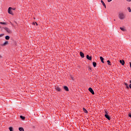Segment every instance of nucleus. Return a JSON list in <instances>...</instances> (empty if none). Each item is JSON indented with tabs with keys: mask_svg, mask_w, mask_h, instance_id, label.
<instances>
[{
	"mask_svg": "<svg viewBox=\"0 0 131 131\" xmlns=\"http://www.w3.org/2000/svg\"><path fill=\"white\" fill-rule=\"evenodd\" d=\"M124 85L126 86L127 90L129 89V86H128V84H127V83H124Z\"/></svg>",
	"mask_w": 131,
	"mask_h": 131,
	"instance_id": "obj_12",
	"label": "nucleus"
},
{
	"mask_svg": "<svg viewBox=\"0 0 131 131\" xmlns=\"http://www.w3.org/2000/svg\"><path fill=\"white\" fill-rule=\"evenodd\" d=\"M107 62L108 63V64L110 65V63H111V62H110V60H107Z\"/></svg>",
	"mask_w": 131,
	"mask_h": 131,
	"instance_id": "obj_26",
	"label": "nucleus"
},
{
	"mask_svg": "<svg viewBox=\"0 0 131 131\" xmlns=\"http://www.w3.org/2000/svg\"><path fill=\"white\" fill-rule=\"evenodd\" d=\"M86 58L90 61H92V56H90L89 55H86Z\"/></svg>",
	"mask_w": 131,
	"mask_h": 131,
	"instance_id": "obj_5",
	"label": "nucleus"
},
{
	"mask_svg": "<svg viewBox=\"0 0 131 131\" xmlns=\"http://www.w3.org/2000/svg\"><path fill=\"white\" fill-rule=\"evenodd\" d=\"M64 90H65V91H66L67 92L69 91V89L68 88V87L67 86H64L63 87Z\"/></svg>",
	"mask_w": 131,
	"mask_h": 131,
	"instance_id": "obj_7",
	"label": "nucleus"
},
{
	"mask_svg": "<svg viewBox=\"0 0 131 131\" xmlns=\"http://www.w3.org/2000/svg\"><path fill=\"white\" fill-rule=\"evenodd\" d=\"M0 28H2V27L0 26Z\"/></svg>",
	"mask_w": 131,
	"mask_h": 131,
	"instance_id": "obj_35",
	"label": "nucleus"
},
{
	"mask_svg": "<svg viewBox=\"0 0 131 131\" xmlns=\"http://www.w3.org/2000/svg\"><path fill=\"white\" fill-rule=\"evenodd\" d=\"M120 63H121V64H122V65H124V64H125V62H124V60H120Z\"/></svg>",
	"mask_w": 131,
	"mask_h": 131,
	"instance_id": "obj_11",
	"label": "nucleus"
},
{
	"mask_svg": "<svg viewBox=\"0 0 131 131\" xmlns=\"http://www.w3.org/2000/svg\"><path fill=\"white\" fill-rule=\"evenodd\" d=\"M4 29L5 30H6V31H7V32H8V33H12V30L8 28L5 27L4 28Z\"/></svg>",
	"mask_w": 131,
	"mask_h": 131,
	"instance_id": "obj_2",
	"label": "nucleus"
},
{
	"mask_svg": "<svg viewBox=\"0 0 131 131\" xmlns=\"http://www.w3.org/2000/svg\"><path fill=\"white\" fill-rule=\"evenodd\" d=\"M19 131H24V128H23V127H20L19 128Z\"/></svg>",
	"mask_w": 131,
	"mask_h": 131,
	"instance_id": "obj_20",
	"label": "nucleus"
},
{
	"mask_svg": "<svg viewBox=\"0 0 131 131\" xmlns=\"http://www.w3.org/2000/svg\"><path fill=\"white\" fill-rule=\"evenodd\" d=\"M128 116H129V117H130V118H131V114H128Z\"/></svg>",
	"mask_w": 131,
	"mask_h": 131,
	"instance_id": "obj_28",
	"label": "nucleus"
},
{
	"mask_svg": "<svg viewBox=\"0 0 131 131\" xmlns=\"http://www.w3.org/2000/svg\"><path fill=\"white\" fill-rule=\"evenodd\" d=\"M120 29L122 30V31H125V28L124 27H120Z\"/></svg>",
	"mask_w": 131,
	"mask_h": 131,
	"instance_id": "obj_16",
	"label": "nucleus"
},
{
	"mask_svg": "<svg viewBox=\"0 0 131 131\" xmlns=\"http://www.w3.org/2000/svg\"><path fill=\"white\" fill-rule=\"evenodd\" d=\"M127 10H128V12H129V13H131L130 7H128V8H127Z\"/></svg>",
	"mask_w": 131,
	"mask_h": 131,
	"instance_id": "obj_23",
	"label": "nucleus"
},
{
	"mask_svg": "<svg viewBox=\"0 0 131 131\" xmlns=\"http://www.w3.org/2000/svg\"><path fill=\"white\" fill-rule=\"evenodd\" d=\"M108 3H110V2H112V0H107Z\"/></svg>",
	"mask_w": 131,
	"mask_h": 131,
	"instance_id": "obj_27",
	"label": "nucleus"
},
{
	"mask_svg": "<svg viewBox=\"0 0 131 131\" xmlns=\"http://www.w3.org/2000/svg\"><path fill=\"white\" fill-rule=\"evenodd\" d=\"M104 116L108 120H110V116H109V115H104Z\"/></svg>",
	"mask_w": 131,
	"mask_h": 131,
	"instance_id": "obj_8",
	"label": "nucleus"
},
{
	"mask_svg": "<svg viewBox=\"0 0 131 131\" xmlns=\"http://www.w3.org/2000/svg\"><path fill=\"white\" fill-rule=\"evenodd\" d=\"M101 3L102 4L103 7H104V8L106 9V5L104 3V1H103V0H101Z\"/></svg>",
	"mask_w": 131,
	"mask_h": 131,
	"instance_id": "obj_10",
	"label": "nucleus"
},
{
	"mask_svg": "<svg viewBox=\"0 0 131 131\" xmlns=\"http://www.w3.org/2000/svg\"><path fill=\"white\" fill-rule=\"evenodd\" d=\"M129 88L131 89V84L129 85Z\"/></svg>",
	"mask_w": 131,
	"mask_h": 131,
	"instance_id": "obj_29",
	"label": "nucleus"
},
{
	"mask_svg": "<svg viewBox=\"0 0 131 131\" xmlns=\"http://www.w3.org/2000/svg\"><path fill=\"white\" fill-rule=\"evenodd\" d=\"M89 91L92 94V95H95V92H94V90H93V89L92 88H89Z\"/></svg>",
	"mask_w": 131,
	"mask_h": 131,
	"instance_id": "obj_4",
	"label": "nucleus"
},
{
	"mask_svg": "<svg viewBox=\"0 0 131 131\" xmlns=\"http://www.w3.org/2000/svg\"><path fill=\"white\" fill-rule=\"evenodd\" d=\"M130 83H131V80L129 81Z\"/></svg>",
	"mask_w": 131,
	"mask_h": 131,
	"instance_id": "obj_34",
	"label": "nucleus"
},
{
	"mask_svg": "<svg viewBox=\"0 0 131 131\" xmlns=\"http://www.w3.org/2000/svg\"><path fill=\"white\" fill-rule=\"evenodd\" d=\"M9 44V41H6L4 43H3V46H6V45H8Z\"/></svg>",
	"mask_w": 131,
	"mask_h": 131,
	"instance_id": "obj_14",
	"label": "nucleus"
},
{
	"mask_svg": "<svg viewBox=\"0 0 131 131\" xmlns=\"http://www.w3.org/2000/svg\"><path fill=\"white\" fill-rule=\"evenodd\" d=\"M35 24H36V25H37V26L38 25L36 22H35Z\"/></svg>",
	"mask_w": 131,
	"mask_h": 131,
	"instance_id": "obj_33",
	"label": "nucleus"
},
{
	"mask_svg": "<svg viewBox=\"0 0 131 131\" xmlns=\"http://www.w3.org/2000/svg\"><path fill=\"white\" fill-rule=\"evenodd\" d=\"M0 24H3L4 25H7V23H6V22H1Z\"/></svg>",
	"mask_w": 131,
	"mask_h": 131,
	"instance_id": "obj_22",
	"label": "nucleus"
},
{
	"mask_svg": "<svg viewBox=\"0 0 131 131\" xmlns=\"http://www.w3.org/2000/svg\"><path fill=\"white\" fill-rule=\"evenodd\" d=\"M105 115H108L109 114V112L107 111V110H105L104 111Z\"/></svg>",
	"mask_w": 131,
	"mask_h": 131,
	"instance_id": "obj_13",
	"label": "nucleus"
},
{
	"mask_svg": "<svg viewBox=\"0 0 131 131\" xmlns=\"http://www.w3.org/2000/svg\"><path fill=\"white\" fill-rule=\"evenodd\" d=\"M20 118H21V119H23V120H24V119H25V117H24L23 116H20Z\"/></svg>",
	"mask_w": 131,
	"mask_h": 131,
	"instance_id": "obj_21",
	"label": "nucleus"
},
{
	"mask_svg": "<svg viewBox=\"0 0 131 131\" xmlns=\"http://www.w3.org/2000/svg\"><path fill=\"white\" fill-rule=\"evenodd\" d=\"M118 17L120 20H124L125 19V15L123 12H120Z\"/></svg>",
	"mask_w": 131,
	"mask_h": 131,
	"instance_id": "obj_1",
	"label": "nucleus"
},
{
	"mask_svg": "<svg viewBox=\"0 0 131 131\" xmlns=\"http://www.w3.org/2000/svg\"><path fill=\"white\" fill-rule=\"evenodd\" d=\"M83 111H84V113H88V110L84 108V107L83 108Z\"/></svg>",
	"mask_w": 131,
	"mask_h": 131,
	"instance_id": "obj_17",
	"label": "nucleus"
},
{
	"mask_svg": "<svg viewBox=\"0 0 131 131\" xmlns=\"http://www.w3.org/2000/svg\"><path fill=\"white\" fill-rule=\"evenodd\" d=\"M12 9V7H9L8 10L9 14H10L11 15H13V11H11Z\"/></svg>",
	"mask_w": 131,
	"mask_h": 131,
	"instance_id": "obj_3",
	"label": "nucleus"
},
{
	"mask_svg": "<svg viewBox=\"0 0 131 131\" xmlns=\"http://www.w3.org/2000/svg\"><path fill=\"white\" fill-rule=\"evenodd\" d=\"M100 60H101L102 63H104V58H103V57L101 56V57H100Z\"/></svg>",
	"mask_w": 131,
	"mask_h": 131,
	"instance_id": "obj_15",
	"label": "nucleus"
},
{
	"mask_svg": "<svg viewBox=\"0 0 131 131\" xmlns=\"http://www.w3.org/2000/svg\"><path fill=\"white\" fill-rule=\"evenodd\" d=\"M127 2H131V0H126Z\"/></svg>",
	"mask_w": 131,
	"mask_h": 131,
	"instance_id": "obj_32",
	"label": "nucleus"
},
{
	"mask_svg": "<svg viewBox=\"0 0 131 131\" xmlns=\"http://www.w3.org/2000/svg\"><path fill=\"white\" fill-rule=\"evenodd\" d=\"M33 25H35V22H33Z\"/></svg>",
	"mask_w": 131,
	"mask_h": 131,
	"instance_id": "obj_31",
	"label": "nucleus"
},
{
	"mask_svg": "<svg viewBox=\"0 0 131 131\" xmlns=\"http://www.w3.org/2000/svg\"><path fill=\"white\" fill-rule=\"evenodd\" d=\"M93 65L94 67H96L97 66V63L96 62H93Z\"/></svg>",
	"mask_w": 131,
	"mask_h": 131,
	"instance_id": "obj_19",
	"label": "nucleus"
},
{
	"mask_svg": "<svg viewBox=\"0 0 131 131\" xmlns=\"http://www.w3.org/2000/svg\"><path fill=\"white\" fill-rule=\"evenodd\" d=\"M5 35V34H0V37H3Z\"/></svg>",
	"mask_w": 131,
	"mask_h": 131,
	"instance_id": "obj_25",
	"label": "nucleus"
},
{
	"mask_svg": "<svg viewBox=\"0 0 131 131\" xmlns=\"http://www.w3.org/2000/svg\"><path fill=\"white\" fill-rule=\"evenodd\" d=\"M2 58H3V56L1 55H0V59H2Z\"/></svg>",
	"mask_w": 131,
	"mask_h": 131,
	"instance_id": "obj_30",
	"label": "nucleus"
},
{
	"mask_svg": "<svg viewBox=\"0 0 131 131\" xmlns=\"http://www.w3.org/2000/svg\"><path fill=\"white\" fill-rule=\"evenodd\" d=\"M9 129L10 131H13V127H10L9 128Z\"/></svg>",
	"mask_w": 131,
	"mask_h": 131,
	"instance_id": "obj_24",
	"label": "nucleus"
},
{
	"mask_svg": "<svg viewBox=\"0 0 131 131\" xmlns=\"http://www.w3.org/2000/svg\"><path fill=\"white\" fill-rule=\"evenodd\" d=\"M5 39H6L7 40H9V39H10V36H6L5 37Z\"/></svg>",
	"mask_w": 131,
	"mask_h": 131,
	"instance_id": "obj_18",
	"label": "nucleus"
},
{
	"mask_svg": "<svg viewBox=\"0 0 131 131\" xmlns=\"http://www.w3.org/2000/svg\"><path fill=\"white\" fill-rule=\"evenodd\" d=\"M55 90L57 91V92H61V90L59 86L55 87Z\"/></svg>",
	"mask_w": 131,
	"mask_h": 131,
	"instance_id": "obj_6",
	"label": "nucleus"
},
{
	"mask_svg": "<svg viewBox=\"0 0 131 131\" xmlns=\"http://www.w3.org/2000/svg\"><path fill=\"white\" fill-rule=\"evenodd\" d=\"M80 55L81 57V58H83L84 57V54L82 53V52H80Z\"/></svg>",
	"mask_w": 131,
	"mask_h": 131,
	"instance_id": "obj_9",
	"label": "nucleus"
}]
</instances>
